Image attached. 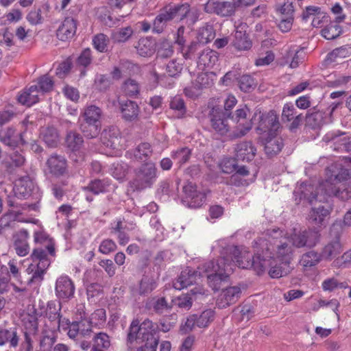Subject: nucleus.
Segmentation results:
<instances>
[{
    "instance_id": "4468645a",
    "label": "nucleus",
    "mask_w": 351,
    "mask_h": 351,
    "mask_svg": "<svg viewBox=\"0 0 351 351\" xmlns=\"http://www.w3.org/2000/svg\"><path fill=\"white\" fill-rule=\"evenodd\" d=\"M75 287L73 280L66 275H62L56 281V295L60 300H69L75 293Z\"/></svg>"
},
{
    "instance_id": "58836bf2",
    "label": "nucleus",
    "mask_w": 351,
    "mask_h": 351,
    "mask_svg": "<svg viewBox=\"0 0 351 351\" xmlns=\"http://www.w3.org/2000/svg\"><path fill=\"white\" fill-rule=\"evenodd\" d=\"M40 138L50 147H55L59 143V134L53 127L43 128L40 132Z\"/></svg>"
},
{
    "instance_id": "4d7b16f0",
    "label": "nucleus",
    "mask_w": 351,
    "mask_h": 351,
    "mask_svg": "<svg viewBox=\"0 0 351 351\" xmlns=\"http://www.w3.org/2000/svg\"><path fill=\"white\" fill-rule=\"evenodd\" d=\"M215 317V312L211 309L203 311L200 315H197V327L206 328L211 323Z\"/></svg>"
},
{
    "instance_id": "09e8293b",
    "label": "nucleus",
    "mask_w": 351,
    "mask_h": 351,
    "mask_svg": "<svg viewBox=\"0 0 351 351\" xmlns=\"http://www.w3.org/2000/svg\"><path fill=\"white\" fill-rule=\"evenodd\" d=\"M15 221H24L15 211H10L3 215L0 218V233L6 228L12 226Z\"/></svg>"
},
{
    "instance_id": "f03ea898",
    "label": "nucleus",
    "mask_w": 351,
    "mask_h": 351,
    "mask_svg": "<svg viewBox=\"0 0 351 351\" xmlns=\"http://www.w3.org/2000/svg\"><path fill=\"white\" fill-rule=\"evenodd\" d=\"M327 179L319 184L314 193V186L311 184L301 183L298 185L294 193L308 200L311 204L314 202L327 200L328 197L334 196L342 201L351 199V182L342 183L350 176L349 171L340 168V165L334 163L326 169Z\"/></svg>"
},
{
    "instance_id": "e2e57ef3",
    "label": "nucleus",
    "mask_w": 351,
    "mask_h": 351,
    "mask_svg": "<svg viewBox=\"0 0 351 351\" xmlns=\"http://www.w3.org/2000/svg\"><path fill=\"white\" fill-rule=\"evenodd\" d=\"M237 161L233 158H223L220 163L219 167L224 173H232L237 169Z\"/></svg>"
},
{
    "instance_id": "6e6d98bb",
    "label": "nucleus",
    "mask_w": 351,
    "mask_h": 351,
    "mask_svg": "<svg viewBox=\"0 0 351 351\" xmlns=\"http://www.w3.org/2000/svg\"><path fill=\"white\" fill-rule=\"evenodd\" d=\"M127 170L126 164L114 162L110 169V173L115 179L123 180L126 176Z\"/></svg>"
},
{
    "instance_id": "680f3d73",
    "label": "nucleus",
    "mask_w": 351,
    "mask_h": 351,
    "mask_svg": "<svg viewBox=\"0 0 351 351\" xmlns=\"http://www.w3.org/2000/svg\"><path fill=\"white\" fill-rule=\"evenodd\" d=\"M108 44V38L106 35L104 34H99L93 38V45L94 48L101 52L104 53L107 51Z\"/></svg>"
},
{
    "instance_id": "338daca9",
    "label": "nucleus",
    "mask_w": 351,
    "mask_h": 351,
    "mask_svg": "<svg viewBox=\"0 0 351 351\" xmlns=\"http://www.w3.org/2000/svg\"><path fill=\"white\" fill-rule=\"evenodd\" d=\"M182 70V62H178L177 60H171L166 67V71L168 75L171 77H175L179 75Z\"/></svg>"
},
{
    "instance_id": "0eeeda50",
    "label": "nucleus",
    "mask_w": 351,
    "mask_h": 351,
    "mask_svg": "<svg viewBox=\"0 0 351 351\" xmlns=\"http://www.w3.org/2000/svg\"><path fill=\"white\" fill-rule=\"evenodd\" d=\"M285 240H288L293 246L300 247H313L319 242V232L308 229L297 230L293 229L291 232H284Z\"/></svg>"
},
{
    "instance_id": "2f4dec72",
    "label": "nucleus",
    "mask_w": 351,
    "mask_h": 351,
    "mask_svg": "<svg viewBox=\"0 0 351 351\" xmlns=\"http://www.w3.org/2000/svg\"><path fill=\"white\" fill-rule=\"evenodd\" d=\"M235 151L236 157L238 160L250 161L254 158L256 149L252 143L242 142L237 145Z\"/></svg>"
},
{
    "instance_id": "a878e982",
    "label": "nucleus",
    "mask_w": 351,
    "mask_h": 351,
    "mask_svg": "<svg viewBox=\"0 0 351 351\" xmlns=\"http://www.w3.org/2000/svg\"><path fill=\"white\" fill-rule=\"evenodd\" d=\"M282 138L274 133H269L265 140L264 149L269 157H273L280 153L283 147Z\"/></svg>"
},
{
    "instance_id": "e433bc0d",
    "label": "nucleus",
    "mask_w": 351,
    "mask_h": 351,
    "mask_svg": "<svg viewBox=\"0 0 351 351\" xmlns=\"http://www.w3.org/2000/svg\"><path fill=\"white\" fill-rule=\"evenodd\" d=\"M10 343L11 347L15 348L18 346L19 338L16 330L14 328H0V346Z\"/></svg>"
},
{
    "instance_id": "c85d7f7f",
    "label": "nucleus",
    "mask_w": 351,
    "mask_h": 351,
    "mask_svg": "<svg viewBox=\"0 0 351 351\" xmlns=\"http://www.w3.org/2000/svg\"><path fill=\"white\" fill-rule=\"evenodd\" d=\"M120 110L122 118L127 121H132L138 118L139 108L135 101L126 100L120 101Z\"/></svg>"
},
{
    "instance_id": "6e6552de",
    "label": "nucleus",
    "mask_w": 351,
    "mask_h": 351,
    "mask_svg": "<svg viewBox=\"0 0 351 351\" xmlns=\"http://www.w3.org/2000/svg\"><path fill=\"white\" fill-rule=\"evenodd\" d=\"M208 108H210L209 116L213 130L221 136L226 135L230 130L229 119L231 112H224L218 106H214L210 102Z\"/></svg>"
},
{
    "instance_id": "f257e3e1",
    "label": "nucleus",
    "mask_w": 351,
    "mask_h": 351,
    "mask_svg": "<svg viewBox=\"0 0 351 351\" xmlns=\"http://www.w3.org/2000/svg\"><path fill=\"white\" fill-rule=\"evenodd\" d=\"M268 239H258L254 241L255 247H263L265 250L258 252L252 257L245 258V261L237 259L238 265L243 269H252L258 275H261L269 269L268 274L272 278L286 276L290 271L289 264L291 259V247L285 240L284 232L279 228L268 230Z\"/></svg>"
},
{
    "instance_id": "774afa93",
    "label": "nucleus",
    "mask_w": 351,
    "mask_h": 351,
    "mask_svg": "<svg viewBox=\"0 0 351 351\" xmlns=\"http://www.w3.org/2000/svg\"><path fill=\"white\" fill-rule=\"evenodd\" d=\"M274 53L271 51H267L264 54L259 55L255 60V65L257 66L269 65L274 60Z\"/></svg>"
},
{
    "instance_id": "c03bdc74",
    "label": "nucleus",
    "mask_w": 351,
    "mask_h": 351,
    "mask_svg": "<svg viewBox=\"0 0 351 351\" xmlns=\"http://www.w3.org/2000/svg\"><path fill=\"white\" fill-rule=\"evenodd\" d=\"M191 155V150L187 147L179 148L171 153L172 159L180 166L189 161Z\"/></svg>"
},
{
    "instance_id": "6ab92c4d",
    "label": "nucleus",
    "mask_w": 351,
    "mask_h": 351,
    "mask_svg": "<svg viewBox=\"0 0 351 351\" xmlns=\"http://www.w3.org/2000/svg\"><path fill=\"white\" fill-rule=\"evenodd\" d=\"M141 188L150 186L156 180V169L154 163L148 162L141 166L136 174Z\"/></svg>"
},
{
    "instance_id": "393cba45",
    "label": "nucleus",
    "mask_w": 351,
    "mask_h": 351,
    "mask_svg": "<svg viewBox=\"0 0 351 351\" xmlns=\"http://www.w3.org/2000/svg\"><path fill=\"white\" fill-rule=\"evenodd\" d=\"M219 60V53L210 49H206L200 53L197 66L199 69L209 70L214 67Z\"/></svg>"
},
{
    "instance_id": "5701e85b",
    "label": "nucleus",
    "mask_w": 351,
    "mask_h": 351,
    "mask_svg": "<svg viewBox=\"0 0 351 351\" xmlns=\"http://www.w3.org/2000/svg\"><path fill=\"white\" fill-rule=\"evenodd\" d=\"M241 289L237 286L230 287L223 289L217 301L219 308H226L231 304L235 303L241 295Z\"/></svg>"
},
{
    "instance_id": "4c0bfd02",
    "label": "nucleus",
    "mask_w": 351,
    "mask_h": 351,
    "mask_svg": "<svg viewBox=\"0 0 351 351\" xmlns=\"http://www.w3.org/2000/svg\"><path fill=\"white\" fill-rule=\"evenodd\" d=\"M215 36L213 25L204 24L197 30L196 38L199 43L205 45L212 41Z\"/></svg>"
},
{
    "instance_id": "13d9d810",
    "label": "nucleus",
    "mask_w": 351,
    "mask_h": 351,
    "mask_svg": "<svg viewBox=\"0 0 351 351\" xmlns=\"http://www.w3.org/2000/svg\"><path fill=\"white\" fill-rule=\"evenodd\" d=\"M174 18L178 21H182L189 13V5L188 3L170 5Z\"/></svg>"
},
{
    "instance_id": "69168bd1",
    "label": "nucleus",
    "mask_w": 351,
    "mask_h": 351,
    "mask_svg": "<svg viewBox=\"0 0 351 351\" xmlns=\"http://www.w3.org/2000/svg\"><path fill=\"white\" fill-rule=\"evenodd\" d=\"M341 32V28L338 25H330L322 30V35L327 40H332L337 38Z\"/></svg>"
},
{
    "instance_id": "c756f323",
    "label": "nucleus",
    "mask_w": 351,
    "mask_h": 351,
    "mask_svg": "<svg viewBox=\"0 0 351 351\" xmlns=\"http://www.w3.org/2000/svg\"><path fill=\"white\" fill-rule=\"evenodd\" d=\"M50 173L58 176L63 175L66 171V159L58 155H52L47 161Z\"/></svg>"
},
{
    "instance_id": "8fccbe9b",
    "label": "nucleus",
    "mask_w": 351,
    "mask_h": 351,
    "mask_svg": "<svg viewBox=\"0 0 351 351\" xmlns=\"http://www.w3.org/2000/svg\"><path fill=\"white\" fill-rule=\"evenodd\" d=\"M152 153L151 145L148 143H143L137 146L134 151V158L140 160H146Z\"/></svg>"
},
{
    "instance_id": "f3484780",
    "label": "nucleus",
    "mask_w": 351,
    "mask_h": 351,
    "mask_svg": "<svg viewBox=\"0 0 351 351\" xmlns=\"http://www.w3.org/2000/svg\"><path fill=\"white\" fill-rule=\"evenodd\" d=\"M236 30L232 45L239 51L249 50L252 45L251 40L246 34L247 25L246 23H241L239 25H234Z\"/></svg>"
},
{
    "instance_id": "423d86ee",
    "label": "nucleus",
    "mask_w": 351,
    "mask_h": 351,
    "mask_svg": "<svg viewBox=\"0 0 351 351\" xmlns=\"http://www.w3.org/2000/svg\"><path fill=\"white\" fill-rule=\"evenodd\" d=\"M102 110L95 105H89L84 108L82 117L87 125H81V130L88 138L96 137L101 129L100 119Z\"/></svg>"
},
{
    "instance_id": "5fc2aeb1",
    "label": "nucleus",
    "mask_w": 351,
    "mask_h": 351,
    "mask_svg": "<svg viewBox=\"0 0 351 351\" xmlns=\"http://www.w3.org/2000/svg\"><path fill=\"white\" fill-rule=\"evenodd\" d=\"M66 143L67 147L72 151H76L82 146L83 143V138L79 134L70 132L67 134Z\"/></svg>"
},
{
    "instance_id": "7ed1b4c3",
    "label": "nucleus",
    "mask_w": 351,
    "mask_h": 351,
    "mask_svg": "<svg viewBox=\"0 0 351 351\" xmlns=\"http://www.w3.org/2000/svg\"><path fill=\"white\" fill-rule=\"evenodd\" d=\"M219 247H221L219 250L220 258L216 262H205L198 267L202 273L201 278L206 277L208 285L214 291L219 289L221 282L228 279L236 266L239 267L237 258L245 261L246 257L250 258V252L245 247L226 246L224 241H220L213 250H218Z\"/></svg>"
},
{
    "instance_id": "b1692460",
    "label": "nucleus",
    "mask_w": 351,
    "mask_h": 351,
    "mask_svg": "<svg viewBox=\"0 0 351 351\" xmlns=\"http://www.w3.org/2000/svg\"><path fill=\"white\" fill-rule=\"evenodd\" d=\"M77 29V21L71 17H66L57 30V37L62 41L68 40L73 37Z\"/></svg>"
},
{
    "instance_id": "aec40b11",
    "label": "nucleus",
    "mask_w": 351,
    "mask_h": 351,
    "mask_svg": "<svg viewBox=\"0 0 351 351\" xmlns=\"http://www.w3.org/2000/svg\"><path fill=\"white\" fill-rule=\"evenodd\" d=\"M254 120L258 121L259 128L261 130L268 129L269 133H273V130L278 128L279 123L276 114L271 111L267 114H263L260 110H256L254 114ZM274 134H275L274 132Z\"/></svg>"
},
{
    "instance_id": "3c124183",
    "label": "nucleus",
    "mask_w": 351,
    "mask_h": 351,
    "mask_svg": "<svg viewBox=\"0 0 351 351\" xmlns=\"http://www.w3.org/2000/svg\"><path fill=\"white\" fill-rule=\"evenodd\" d=\"M173 53L172 43L167 39H162L158 44L157 54L161 58L171 57Z\"/></svg>"
},
{
    "instance_id": "ea45409f",
    "label": "nucleus",
    "mask_w": 351,
    "mask_h": 351,
    "mask_svg": "<svg viewBox=\"0 0 351 351\" xmlns=\"http://www.w3.org/2000/svg\"><path fill=\"white\" fill-rule=\"evenodd\" d=\"M342 251L341 245L338 239L326 245L322 251V256L327 260L336 257Z\"/></svg>"
},
{
    "instance_id": "cd10ccee",
    "label": "nucleus",
    "mask_w": 351,
    "mask_h": 351,
    "mask_svg": "<svg viewBox=\"0 0 351 351\" xmlns=\"http://www.w3.org/2000/svg\"><path fill=\"white\" fill-rule=\"evenodd\" d=\"M302 114H297L296 110L291 103H287L284 105L282 112V120L283 121H291L290 130H293L298 128L302 121Z\"/></svg>"
},
{
    "instance_id": "4be33fe9",
    "label": "nucleus",
    "mask_w": 351,
    "mask_h": 351,
    "mask_svg": "<svg viewBox=\"0 0 351 351\" xmlns=\"http://www.w3.org/2000/svg\"><path fill=\"white\" fill-rule=\"evenodd\" d=\"M0 141L13 149L25 143L23 133L16 132L12 128H8L0 132Z\"/></svg>"
},
{
    "instance_id": "49530a36",
    "label": "nucleus",
    "mask_w": 351,
    "mask_h": 351,
    "mask_svg": "<svg viewBox=\"0 0 351 351\" xmlns=\"http://www.w3.org/2000/svg\"><path fill=\"white\" fill-rule=\"evenodd\" d=\"M106 321V311L104 308L95 310L88 318V323L93 327L100 328L103 326Z\"/></svg>"
},
{
    "instance_id": "de8ad7c7",
    "label": "nucleus",
    "mask_w": 351,
    "mask_h": 351,
    "mask_svg": "<svg viewBox=\"0 0 351 351\" xmlns=\"http://www.w3.org/2000/svg\"><path fill=\"white\" fill-rule=\"evenodd\" d=\"M110 186V182L108 180H95L90 182V183L86 187V189L95 195H98L101 193H105L108 191Z\"/></svg>"
},
{
    "instance_id": "864d4df0",
    "label": "nucleus",
    "mask_w": 351,
    "mask_h": 351,
    "mask_svg": "<svg viewBox=\"0 0 351 351\" xmlns=\"http://www.w3.org/2000/svg\"><path fill=\"white\" fill-rule=\"evenodd\" d=\"M95 350L108 349L110 346V337L105 332H99L93 338Z\"/></svg>"
},
{
    "instance_id": "1a4fd4ad",
    "label": "nucleus",
    "mask_w": 351,
    "mask_h": 351,
    "mask_svg": "<svg viewBox=\"0 0 351 351\" xmlns=\"http://www.w3.org/2000/svg\"><path fill=\"white\" fill-rule=\"evenodd\" d=\"M101 141L103 145L111 149L108 154L112 156L121 155L123 149V140L121 136L119 130L117 127L111 126L105 129L101 133Z\"/></svg>"
},
{
    "instance_id": "c9c22d12",
    "label": "nucleus",
    "mask_w": 351,
    "mask_h": 351,
    "mask_svg": "<svg viewBox=\"0 0 351 351\" xmlns=\"http://www.w3.org/2000/svg\"><path fill=\"white\" fill-rule=\"evenodd\" d=\"M322 261V255L315 251H309L302 254L300 259V265L304 270L316 266Z\"/></svg>"
},
{
    "instance_id": "052dcab7",
    "label": "nucleus",
    "mask_w": 351,
    "mask_h": 351,
    "mask_svg": "<svg viewBox=\"0 0 351 351\" xmlns=\"http://www.w3.org/2000/svg\"><path fill=\"white\" fill-rule=\"evenodd\" d=\"M38 86V92L43 96L45 93L50 92L53 89V82L48 75L40 77L36 84Z\"/></svg>"
},
{
    "instance_id": "39448f33",
    "label": "nucleus",
    "mask_w": 351,
    "mask_h": 351,
    "mask_svg": "<svg viewBox=\"0 0 351 351\" xmlns=\"http://www.w3.org/2000/svg\"><path fill=\"white\" fill-rule=\"evenodd\" d=\"M48 255L54 256L55 249L53 244L50 241L45 248L38 247L33 251L31 258L32 263L27 268V271L32 276L29 280V283L40 284L43 280V276L45 271L50 265L51 261Z\"/></svg>"
},
{
    "instance_id": "f704fd0d",
    "label": "nucleus",
    "mask_w": 351,
    "mask_h": 351,
    "mask_svg": "<svg viewBox=\"0 0 351 351\" xmlns=\"http://www.w3.org/2000/svg\"><path fill=\"white\" fill-rule=\"evenodd\" d=\"M17 239L14 242L16 253L20 256H26L29 250L27 239L29 237V233L25 230H21L17 234Z\"/></svg>"
},
{
    "instance_id": "f8f14e48",
    "label": "nucleus",
    "mask_w": 351,
    "mask_h": 351,
    "mask_svg": "<svg viewBox=\"0 0 351 351\" xmlns=\"http://www.w3.org/2000/svg\"><path fill=\"white\" fill-rule=\"evenodd\" d=\"M184 196L182 202L184 205L191 208L201 207L206 202V195L204 191L197 190L192 182H188L183 187Z\"/></svg>"
},
{
    "instance_id": "7c9ffc66",
    "label": "nucleus",
    "mask_w": 351,
    "mask_h": 351,
    "mask_svg": "<svg viewBox=\"0 0 351 351\" xmlns=\"http://www.w3.org/2000/svg\"><path fill=\"white\" fill-rule=\"evenodd\" d=\"M330 214V209L325 208L322 205H319L311 208L308 213V220L311 223L322 226Z\"/></svg>"
},
{
    "instance_id": "79ce46f5",
    "label": "nucleus",
    "mask_w": 351,
    "mask_h": 351,
    "mask_svg": "<svg viewBox=\"0 0 351 351\" xmlns=\"http://www.w3.org/2000/svg\"><path fill=\"white\" fill-rule=\"evenodd\" d=\"M215 74L213 72H204L199 73L194 82L195 88L202 90L208 88L213 84V77Z\"/></svg>"
},
{
    "instance_id": "9b49d317",
    "label": "nucleus",
    "mask_w": 351,
    "mask_h": 351,
    "mask_svg": "<svg viewBox=\"0 0 351 351\" xmlns=\"http://www.w3.org/2000/svg\"><path fill=\"white\" fill-rule=\"evenodd\" d=\"M80 311V319L73 322H68L67 335L70 339L77 340L80 337H86L90 336L92 332V325L88 324V319L85 318V313L82 309H77Z\"/></svg>"
},
{
    "instance_id": "ddd939ff",
    "label": "nucleus",
    "mask_w": 351,
    "mask_h": 351,
    "mask_svg": "<svg viewBox=\"0 0 351 351\" xmlns=\"http://www.w3.org/2000/svg\"><path fill=\"white\" fill-rule=\"evenodd\" d=\"M14 195L18 198L26 199L31 195H38V189L34 181L29 176L22 177L15 181L14 189ZM38 197H36L37 198Z\"/></svg>"
},
{
    "instance_id": "a19ab883",
    "label": "nucleus",
    "mask_w": 351,
    "mask_h": 351,
    "mask_svg": "<svg viewBox=\"0 0 351 351\" xmlns=\"http://www.w3.org/2000/svg\"><path fill=\"white\" fill-rule=\"evenodd\" d=\"M304 58V52L302 49L297 48L291 49L287 53L286 62L289 63L291 68H296L299 64L303 61Z\"/></svg>"
},
{
    "instance_id": "9d476101",
    "label": "nucleus",
    "mask_w": 351,
    "mask_h": 351,
    "mask_svg": "<svg viewBox=\"0 0 351 351\" xmlns=\"http://www.w3.org/2000/svg\"><path fill=\"white\" fill-rule=\"evenodd\" d=\"M249 109L247 106L238 108L234 116H230L232 120L235 124V130L233 132L234 137H241L245 135L252 128L254 120V117L252 119L247 118Z\"/></svg>"
},
{
    "instance_id": "20e7f679",
    "label": "nucleus",
    "mask_w": 351,
    "mask_h": 351,
    "mask_svg": "<svg viewBox=\"0 0 351 351\" xmlns=\"http://www.w3.org/2000/svg\"><path fill=\"white\" fill-rule=\"evenodd\" d=\"M159 338L156 335L152 322L146 319L141 324L138 320H133L131 323L127 338V346L132 350L135 344L145 343V346L150 347L152 351H156Z\"/></svg>"
},
{
    "instance_id": "0e129e2a",
    "label": "nucleus",
    "mask_w": 351,
    "mask_h": 351,
    "mask_svg": "<svg viewBox=\"0 0 351 351\" xmlns=\"http://www.w3.org/2000/svg\"><path fill=\"white\" fill-rule=\"evenodd\" d=\"M157 287L156 282L153 278H143L140 283L139 291L141 294L150 293Z\"/></svg>"
},
{
    "instance_id": "a18cd8bd",
    "label": "nucleus",
    "mask_w": 351,
    "mask_h": 351,
    "mask_svg": "<svg viewBox=\"0 0 351 351\" xmlns=\"http://www.w3.org/2000/svg\"><path fill=\"white\" fill-rule=\"evenodd\" d=\"M134 31L130 26L119 28L114 30L111 37L115 43H125L132 36Z\"/></svg>"
},
{
    "instance_id": "2eb2a0df",
    "label": "nucleus",
    "mask_w": 351,
    "mask_h": 351,
    "mask_svg": "<svg viewBox=\"0 0 351 351\" xmlns=\"http://www.w3.org/2000/svg\"><path fill=\"white\" fill-rule=\"evenodd\" d=\"M233 1H219L218 0H208L204 5V11L210 14H216L221 16H232L235 12Z\"/></svg>"
},
{
    "instance_id": "bf43d9fd",
    "label": "nucleus",
    "mask_w": 351,
    "mask_h": 351,
    "mask_svg": "<svg viewBox=\"0 0 351 351\" xmlns=\"http://www.w3.org/2000/svg\"><path fill=\"white\" fill-rule=\"evenodd\" d=\"M122 91L128 97H135L139 93V85L134 80L129 79L123 83Z\"/></svg>"
},
{
    "instance_id": "dca6fc26",
    "label": "nucleus",
    "mask_w": 351,
    "mask_h": 351,
    "mask_svg": "<svg viewBox=\"0 0 351 351\" xmlns=\"http://www.w3.org/2000/svg\"><path fill=\"white\" fill-rule=\"evenodd\" d=\"M201 271L198 268L197 271H194L186 267L181 271L178 278L173 282V287L177 290L186 288L194 283H197L201 279Z\"/></svg>"
},
{
    "instance_id": "a211bd4d",
    "label": "nucleus",
    "mask_w": 351,
    "mask_h": 351,
    "mask_svg": "<svg viewBox=\"0 0 351 351\" xmlns=\"http://www.w3.org/2000/svg\"><path fill=\"white\" fill-rule=\"evenodd\" d=\"M334 108L327 109L326 111H315L308 114L306 123L313 128H319L324 125L332 122V114Z\"/></svg>"
},
{
    "instance_id": "412c9836",
    "label": "nucleus",
    "mask_w": 351,
    "mask_h": 351,
    "mask_svg": "<svg viewBox=\"0 0 351 351\" xmlns=\"http://www.w3.org/2000/svg\"><path fill=\"white\" fill-rule=\"evenodd\" d=\"M343 135V134L328 133L324 136L323 141L331 144L330 147H333L334 150L351 152V141H349L346 136H342Z\"/></svg>"
},
{
    "instance_id": "bb28decb",
    "label": "nucleus",
    "mask_w": 351,
    "mask_h": 351,
    "mask_svg": "<svg viewBox=\"0 0 351 351\" xmlns=\"http://www.w3.org/2000/svg\"><path fill=\"white\" fill-rule=\"evenodd\" d=\"M42 95L38 92L37 85H32L28 88H25L18 96V101L23 105L31 106L36 104Z\"/></svg>"
},
{
    "instance_id": "603ef678",
    "label": "nucleus",
    "mask_w": 351,
    "mask_h": 351,
    "mask_svg": "<svg viewBox=\"0 0 351 351\" xmlns=\"http://www.w3.org/2000/svg\"><path fill=\"white\" fill-rule=\"evenodd\" d=\"M170 108L176 112L178 118H182L186 113V106L180 96L173 97L169 104Z\"/></svg>"
},
{
    "instance_id": "37998d69",
    "label": "nucleus",
    "mask_w": 351,
    "mask_h": 351,
    "mask_svg": "<svg viewBox=\"0 0 351 351\" xmlns=\"http://www.w3.org/2000/svg\"><path fill=\"white\" fill-rule=\"evenodd\" d=\"M60 306H58L55 302L49 301L47 303L45 311V316L51 322H56V325L59 328L60 323Z\"/></svg>"
},
{
    "instance_id": "473e14b6",
    "label": "nucleus",
    "mask_w": 351,
    "mask_h": 351,
    "mask_svg": "<svg viewBox=\"0 0 351 351\" xmlns=\"http://www.w3.org/2000/svg\"><path fill=\"white\" fill-rule=\"evenodd\" d=\"M156 43L152 37L141 38L136 47L137 53L143 57L152 56L156 51Z\"/></svg>"
},
{
    "instance_id": "72a5a7b5",
    "label": "nucleus",
    "mask_w": 351,
    "mask_h": 351,
    "mask_svg": "<svg viewBox=\"0 0 351 351\" xmlns=\"http://www.w3.org/2000/svg\"><path fill=\"white\" fill-rule=\"evenodd\" d=\"M205 293V289L204 287L198 286L192 289L190 293L182 295L175 299L173 302L180 308H190L192 306V295L195 296L197 294L203 295Z\"/></svg>"
}]
</instances>
